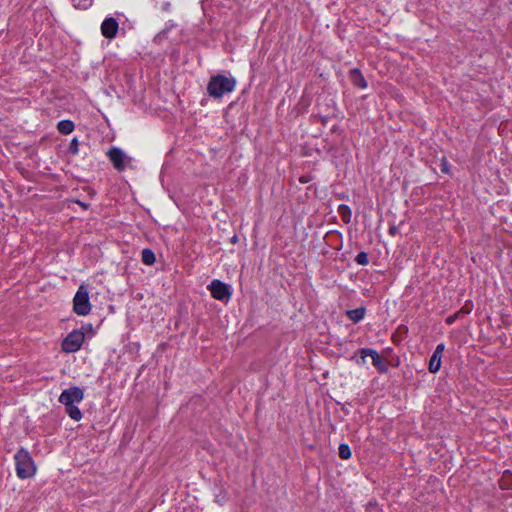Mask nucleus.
Instances as JSON below:
<instances>
[{"mask_svg": "<svg viewBox=\"0 0 512 512\" xmlns=\"http://www.w3.org/2000/svg\"><path fill=\"white\" fill-rule=\"evenodd\" d=\"M236 80L223 74H217L210 78L207 85V93L214 99L222 98L225 94L235 90Z\"/></svg>", "mask_w": 512, "mask_h": 512, "instance_id": "nucleus-1", "label": "nucleus"}, {"mask_svg": "<svg viewBox=\"0 0 512 512\" xmlns=\"http://www.w3.org/2000/svg\"><path fill=\"white\" fill-rule=\"evenodd\" d=\"M16 474L21 479H27L35 474L36 468L29 452L23 448L14 455Z\"/></svg>", "mask_w": 512, "mask_h": 512, "instance_id": "nucleus-2", "label": "nucleus"}, {"mask_svg": "<svg viewBox=\"0 0 512 512\" xmlns=\"http://www.w3.org/2000/svg\"><path fill=\"white\" fill-rule=\"evenodd\" d=\"M73 309L78 315L85 316L91 311V304L89 301V292L84 285H81L73 299Z\"/></svg>", "mask_w": 512, "mask_h": 512, "instance_id": "nucleus-3", "label": "nucleus"}, {"mask_svg": "<svg viewBox=\"0 0 512 512\" xmlns=\"http://www.w3.org/2000/svg\"><path fill=\"white\" fill-rule=\"evenodd\" d=\"M208 289L214 299L225 303H227L232 296V290L230 285L218 279L212 280L208 286Z\"/></svg>", "mask_w": 512, "mask_h": 512, "instance_id": "nucleus-4", "label": "nucleus"}, {"mask_svg": "<svg viewBox=\"0 0 512 512\" xmlns=\"http://www.w3.org/2000/svg\"><path fill=\"white\" fill-rule=\"evenodd\" d=\"M85 340V334L79 330L70 332L62 342V350L66 353L78 351Z\"/></svg>", "mask_w": 512, "mask_h": 512, "instance_id": "nucleus-5", "label": "nucleus"}, {"mask_svg": "<svg viewBox=\"0 0 512 512\" xmlns=\"http://www.w3.org/2000/svg\"><path fill=\"white\" fill-rule=\"evenodd\" d=\"M107 157L113 164V167L118 171H123L129 166L131 158L128 157L124 151L118 147H112L107 151Z\"/></svg>", "mask_w": 512, "mask_h": 512, "instance_id": "nucleus-6", "label": "nucleus"}, {"mask_svg": "<svg viewBox=\"0 0 512 512\" xmlns=\"http://www.w3.org/2000/svg\"><path fill=\"white\" fill-rule=\"evenodd\" d=\"M359 353L361 355V359L356 360L359 365H363L365 363V358L369 356L372 359L373 366H375L380 373H385L387 371L385 361L376 350L371 348H361Z\"/></svg>", "mask_w": 512, "mask_h": 512, "instance_id": "nucleus-7", "label": "nucleus"}, {"mask_svg": "<svg viewBox=\"0 0 512 512\" xmlns=\"http://www.w3.org/2000/svg\"><path fill=\"white\" fill-rule=\"evenodd\" d=\"M84 398V392L77 386L70 387L62 391L59 396V402L65 405L80 403Z\"/></svg>", "mask_w": 512, "mask_h": 512, "instance_id": "nucleus-8", "label": "nucleus"}, {"mask_svg": "<svg viewBox=\"0 0 512 512\" xmlns=\"http://www.w3.org/2000/svg\"><path fill=\"white\" fill-rule=\"evenodd\" d=\"M444 351H445L444 343H440L436 346V348L429 360L428 370L430 373L435 374L440 370L441 364H442V356H443Z\"/></svg>", "mask_w": 512, "mask_h": 512, "instance_id": "nucleus-9", "label": "nucleus"}, {"mask_svg": "<svg viewBox=\"0 0 512 512\" xmlns=\"http://www.w3.org/2000/svg\"><path fill=\"white\" fill-rule=\"evenodd\" d=\"M101 33L107 39H114L118 33L119 24L113 17H107L101 24Z\"/></svg>", "mask_w": 512, "mask_h": 512, "instance_id": "nucleus-10", "label": "nucleus"}, {"mask_svg": "<svg viewBox=\"0 0 512 512\" xmlns=\"http://www.w3.org/2000/svg\"><path fill=\"white\" fill-rule=\"evenodd\" d=\"M350 80L353 83V85H355L361 89H365L368 86L367 81L365 80L364 76L362 75L360 70L357 68L350 70Z\"/></svg>", "mask_w": 512, "mask_h": 512, "instance_id": "nucleus-11", "label": "nucleus"}, {"mask_svg": "<svg viewBox=\"0 0 512 512\" xmlns=\"http://www.w3.org/2000/svg\"><path fill=\"white\" fill-rule=\"evenodd\" d=\"M366 310L364 307L348 310L346 312L347 317L354 323L360 322L365 316Z\"/></svg>", "mask_w": 512, "mask_h": 512, "instance_id": "nucleus-12", "label": "nucleus"}, {"mask_svg": "<svg viewBox=\"0 0 512 512\" xmlns=\"http://www.w3.org/2000/svg\"><path fill=\"white\" fill-rule=\"evenodd\" d=\"M75 125L71 120H61L57 124V129L61 134L68 135L74 131Z\"/></svg>", "mask_w": 512, "mask_h": 512, "instance_id": "nucleus-13", "label": "nucleus"}, {"mask_svg": "<svg viewBox=\"0 0 512 512\" xmlns=\"http://www.w3.org/2000/svg\"><path fill=\"white\" fill-rule=\"evenodd\" d=\"M141 260L145 265L151 266L155 263L156 257L151 249L145 248L142 250Z\"/></svg>", "mask_w": 512, "mask_h": 512, "instance_id": "nucleus-14", "label": "nucleus"}, {"mask_svg": "<svg viewBox=\"0 0 512 512\" xmlns=\"http://www.w3.org/2000/svg\"><path fill=\"white\" fill-rule=\"evenodd\" d=\"M65 409L66 413L74 421H80L82 419V412L76 405H65Z\"/></svg>", "mask_w": 512, "mask_h": 512, "instance_id": "nucleus-15", "label": "nucleus"}, {"mask_svg": "<svg viewBox=\"0 0 512 512\" xmlns=\"http://www.w3.org/2000/svg\"><path fill=\"white\" fill-rule=\"evenodd\" d=\"M338 212L342 218V220L345 222V223H349L351 221V209L349 208V206L345 205V204H341L339 207H338Z\"/></svg>", "mask_w": 512, "mask_h": 512, "instance_id": "nucleus-16", "label": "nucleus"}, {"mask_svg": "<svg viewBox=\"0 0 512 512\" xmlns=\"http://www.w3.org/2000/svg\"><path fill=\"white\" fill-rule=\"evenodd\" d=\"M339 457L343 460H347L351 457V449L348 444L342 443L338 448Z\"/></svg>", "mask_w": 512, "mask_h": 512, "instance_id": "nucleus-17", "label": "nucleus"}, {"mask_svg": "<svg viewBox=\"0 0 512 512\" xmlns=\"http://www.w3.org/2000/svg\"><path fill=\"white\" fill-rule=\"evenodd\" d=\"M67 151L71 155H77L78 154V152H79V141H78V139L76 137H74L70 141Z\"/></svg>", "mask_w": 512, "mask_h": 512, "instance_id": "nucleus-18", "label": "nucleus"}, {"mask_svg": "<svg viewBox=\"0 0 512 512\" xmlns=\"http://www.w3.org/2000/svg\"><path fill=\"white\" fill-rule=\"evenodd\" d=\"M75 8L87 9L92 5L93 0H71Z\"/></svg>", "mask_w": 512, "mask_h": 512, "instance_id": "nucleus-19", "label": "nucleus"}, {"mask_svg": "<svg viewBox=\"0 0 512 512\" xmlns=\"http://www.w3.org/2000/svg\"><path fill=\"white\" fill-rule=\"evenodd\" d=\"M355 262L362 266L367 265L369 263V258H368L367 253H365V252L358 253L355 257Z\"/></svg>", "mask_w": 512, "mask_h": 512, "instance_id": "nucleus-20", "label": "nucleus"}, {"mask_svg": "<svg viewBox=\"0 0 512 512\" xmlns=\"http://www.w3.org/2000/svg\"><path fill=\"white\" fill-rule=\"evenodd\" d=\"M456 317H457V314H455V315H453V316H449V317L446 319V323H447V324H452V323L455 321Z\"/></svg>", "mask_w": 512, "mask_h": 512, "instance_id": "nucleus-21", "label": "nucleus"}, {"mask_svg": "<svg viewBox=\"0 0 512 512\" xmlns=\"http://www.w3.org/2000/svg\"><path fill=\"white\" fill-rule=\"evenodd\" d=\"M507 476H511V473L507 470L503 474V479H505Z\"/></svg>", "mask_w": 512, "mask_h": 512, "instance_id": "nucleus-22", "label": "nucleus"}]
</instances>
